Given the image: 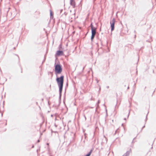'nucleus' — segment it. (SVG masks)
<instances>
[{"label": "nucleus", "instance_id": "1", "mask_svg": "<svg viewBox=\"0 0 156 156\" xmlns=\"http://www.w3.org/2000/svg\"><path fill=\"white\" fill-rule=\"evenodd\" d=\"M64 76L62 75L59 77H57L56 79V80L59 88V98H61L62 95L64 83Z\"/></svg>", "mask_w": 156, "mask_h": 156}, {"label": "nucleus", "instance_id": "2", "mask_svg": "<svg viewBox=\"0 0 156 156\" xmlns=\"http://www.w3.org/2000/svg\"><path fill=\"white\" fill-rule=\"evenodd\" d=\"M62 71V68L61 65L60 64H57L55 65V74L57 76L58 74H60Z\"/></svg>", "mask_w": 156, "mask_h": 156}, {"label": "nucleus", "instance_id": "3", "mask_svg": "<svg viewBox=\"0 0 156 156\" xmlns=\"http://www.w3.org/2000/svg\"><path fill=\"white\" fill-rule=\"evenodd\" d=\"M115 23V20L114 18H113L112 20L110 22L111 31H112L114 29Z\"/></svg>", "mask_w": 156, "mask_h": 156}, {"label": "nucleus", "instance_id": "4", "mask_svg": "<svg viewBox=\"0 0 156 156\" xmlns=\"http://www.w3.org/2000/svg\"><path fill=\"white\" fill-rule=\"evenodd\" d=\"M56 54L58 56L62 55H63V52L62 51L58 50L57 51Z\"/></svg>", "mask_w": 156, "mask_h": 156}, {"label": "nucleus", "instance_id": "5", "mask_svg": "<svg viewBox=\"0 0 156 156\" xmlns=\"http://www.w3.org/2000/svg\"><path fill=\"white\" fill-rule=\"evenodd\" d=\"M131 152V149H130L129 151H126V152L122 156H129Z\"/></svg>", "mask_w": 156, "mask_h": 156}, {"label": "nucleus", "instance_id": "6", "mask_svg": "<svg viewBox=\"0 0 156 156\" xmlns=\"http://www.w3.org/2000/svg\"><path fill=\"white\" fill-rule=\"evenodd\" d=\"M70 5L74 8L75 6V2L74 0H70Z\"/></svg>", "mask_w": 156, "mask_h": 156}, {"label": "nucleus", "instance_id": "7", "mask_svg": "<svg viewBox=\"0 0 156 156\" xmlns=\"http://www.w3.org/2000/svg\"><path fill=\"white\" fill-rule=\"evenodd\" d=\"M96 29L97 28L96 27L92 28L91 29V33H95L96 34Z\"/></svg>", "mask_w": 156, "mask_h": 156}, {"label": "nucleus", "instance_id": "8", "mask_svg": "<svg viewBox=\"0 0 156 156\" xmlns=\"http://www.w3.org/2000/svg\"><path fill=\"white\" fill-rule=\"evenodd\" d=\"M96 34L95 33H91V39L92 41H93V39H94L95 35Z\"/></svg>", "mask_w": 156, "mask_h": 156}, {"label": "nucleus", "instance_id": "9", "mask_svg": "<svg viewBox=\"0 0 156 156\" xmlns=\"http://www.w3.org/2000/svg\"><path fill=\"white\" fill-rule=\"evenodd\" d=\"M92 151V150H91L90 151L88 154H87L85 156H90L91 155Z\"/></svg>", "mask_w": 156, "mask_h": 156}, {"label": "nucleus", "instance_id": "10", "mask_svg": "<svg viewBox=\"0 0 156 156\" xmlns=\"http://www.w3.org/2000/svg\"><path fill=\"white\" fill-rule=\"evenodd\" d=\"M50 14L51 18H52L53 17V13H52V11L51 10H50Z\"/></svg>", "mask_w": 156, "mask_h": 156}, {"label": "nucleus", "instance_id": "11", "mask_svg": "<svg viewBox=\"0 0 156 156\" xmlns=\"http://www.w3.org/2000/svg\"><path fill=\"white\" fill-rule=\"evenodd\" d=\"M100 103V101L99 100H98V103L96 104V105H97V108H98V107L99 106V105H99V104Z\"/></svg>", "mask_w": 156, "mask_h": 156}, {"label": "nucleus", "instance_id": "12", "mask_svg": "<svg viewBox=\"0 0 156 156\" xmlns=\"http://www.w3.org/2000/svg\"><path fill=\"white\" fill-rule=\"evenodd\" d=\"M90 27H91V29H92V28H94L95 27H94L93 25V23H91V24H90Z\"/></svg>", "mask_w": 156, "mask_h": 156}, {"label": "nucleus", "instance_id": "13", "mask_svg": "<svg viewBox=\"0 0 156 156\" xmlns=\"http://www.w3.org/2000/svg\"><path fill=\"white\" fill-rule=\"evenodd\" d=\"M145 125H144V126L142 127V129H141V130L143 129V128H145Z\"/></svg>", "mask_w": 156, "mask_h": 156}, {"label": "nucleus", "instance_id": "14", "mask_svg": "<svg viewBox=\"0 0 156 156\" xmlns=\"http://www.w3.org/2000/svg\"><path fill=\"white\" fill-rule=\"evenodd\" d=\"M104 137L105 138V139L106 140V142H107V140L106 138V137H105V136H104Z\"/></svg>", "mask_w": 156, "mask_h": 156}, {"label": "nucleus", "instance_id": "15", "mask_svg": "<svg viewBox=\"0 0 156 156\" xmlns=\"http://www.w3.org/2000/svg\"><path fill=\"white\" fill-rule=\"evenodd\" d=\"M135 138H134L133 139V141H132V143H133V140H134L135 139Z\"/></svg>", "mask_w": 156, "mask_h": 156}, {"label": "nucleus", "instance_id": "16", "mask_svg": "<svg viewBox=\"0 0 156 156\" xmlns=\"http://www.w3.org/2000/svg\"><path fill=\"white\" fill-rule=\"evenodd\" d=\"M37 143H39L40 142V140H38L37 141Z\"/></svg>", "mask_w": 156, "mask_h": 156}, {"label": "nucleus", "instance_id": "17", "mask_svg": "<svg viewBox=\"0 0 156 156\" xmlns=\"http://www.w3.org/2000/svg\"><path fill=\"white\" fill-rule=\"evenodd\" d=\"M63 11V10L62 9H61L60 10V12L61 13L62 11Z\"/></svg>", "mask_w": 156, "mask_h": 156}, {"label": "nucleus", "instance_id": "18", "mask_svg": "<svg viewBox=\"0 0 156 156\" xmlns=\"http://www.w3.org/2000/svg\"><path fill=\"white\" fill-rule=\"evenodd\" d=\"M107 88H109V87L108 86H107L106 87Z\"/></svg>", "mask_w": 156, "mask_h": 156}, {"label": "nucleus", "instance_id": "19", "mask_svg": "<svg viewBox=\"0 0 156 156\" xmlns=\"http://www.w3.org/2000/svg\"><path fill=\"white\" fill-rule=\"evenodd\" d=\"M85 67V66H84V67H83V70H84V69Z\"/></svg>", "mask_w": 156, "mask_h": 156}, {"label": "nucleus", "instance_id": "20", "mask_svg": "<svg viewBox=\"0 0 156 156\" xmlns=\"http://www.w3.org/2000/svg\"><path fill=\"white\" fill-rule=\"evenodd\" d=\"M84 117H85V120H86V116H85L84 115Z\"/></svg>", "mask_w": 156, "mask_h": 156}, {"label": "nucleus", "instance_id": "21", "mask_svg": "<svg viewBox=\"0 0 156 156\" xmlns=\"http://www.w3.org/2000/svg\"><path fill=\"white\" fill-rule=\"evenodd\" d=\"M34 145H33L32 146V148H34Z\"/></svg>", "mask_w": 156, "mask_h": 156}, {"label": "nucleus", "instance_id": "22", "mask_svg": "<svg viewBox=\"0 0 156 156\" xmlns=\"http://www.w3.org/2000/svg\"><path fill=\"white\" fill-rule=\"evenodd\" d=\"M129 114H128V116H129Z\"/></svg>", "mask_w": 156, "mask_h": 156}, {"label": "nucleus", "instance_id": "23", "mask_svg": "<svg viewBox=\"0 0 156 156\" xmlns=\"http://www.w3.org/2000/svg\"><path fill=\"white\" fill-rule=\"evenodd\" d=\"M101 90V87H100L99 88V90Z\"/></svg>", "mask_w": 156, "mask_h": 156}, {"label": "nucleus", "instance_id": "24", "mask_svg": "<svg viewBox=\"0 0 156 156\" xmlns=\"http://www.w3.org/2000/svg\"><path fill=\"white\" fill-rule=\"evenodd\" d=\"M147 115L146 117V120L147 119Z\"/></svg>", "mask_w": 156, "mask_h": 156}, {"label": "nucleus", "instance_id": "25", "mask_svg": "<svg viewBox=\"0 0 156 156\" xmlns=\"http://www.w3.org/2000/svg\"><path fill=\"white\" fill-rule=\"evenodd\" d=\"M124 119L125 120H126V118H125Z\"/></svg>", "mask_w": 156, "mask_h": 156}, {"label": "nucleus", "instance_id": "26", "mask_svg": "<svg viewBox=\"0 0 156 156\" xmlns=\"http://www.w3.org/2000/svg\"><path fill=\"white\" fill-rule=\"evenodd\" d=\"M129 87H128V88H127V89H129Z\"/></svg>", "mask_w": 156, "mask_h": 156}, {"label": "nucleus", "instance_id": "27", "mask_svg": "<svg viewBox=\"0 0 156 156\" xmlns=\"http://www.w3.org/2000/svg\"><path fill=\"white\" fill-rule=\"evenodd\" d=\"M15 48H16L15 47H14V48H13V49H15Z\"/></svg>", "mask_w": 156, "mask_h": 156}, {"label": "nucleus", "instance_id": "28", "mask_svg": "<svg viewBox=\"0 0 156 156\" xmlns=\"http://www.w3.org/2000/svg\"><path fill=\"white\" fill-rule=\"evenodd\" d=\"M47 145H49V144H48V143H47Z\"/></svg>", "mask_w": 156, "mask_h": 156}, {"label": "nucleus", "instance_id": "29", "mask_svg": "<svg viewBox=\"0 0 156 156\" xmlns=\"http://www.w3.org/2000/svg\"><path fill=\"white\" fill-rule=\"evenodd\" d=\"M135 38L136 37V35H135V37H134Z\"/></svg>", "mask_w": 156, "mask_h": 156}, {"label": "nucleus", "instance_id": "30", "mask_svg": "<svg viewBox=\"0 0 156 156\" xmlns=\"http://www.w3.org/2000/svg\"><path fill=\"white\" fill-rule=\"evenodd\" d=\"M98 81H98H98H97V83H98Z\"/></svg>", "mask_w": 156, "mask_h": 156}, {"label": "nucleus", "instance_id": "31", "mask_svg": "<svg viewBox=\"0 0 156 156\" xmlns=\"http://www.w3.org/2000/svg\"><path fill=\"white\" fill-rule=\"evenodd\" d=\"M37 152H38V150H37Z\"/></svg>", "mask_w": 156, "mask_h": 156}]
</instances>
